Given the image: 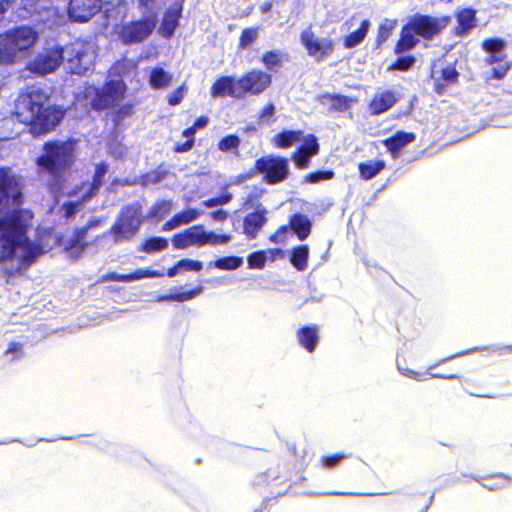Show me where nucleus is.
<instances>
[{
  "label": "nucleus",
  "instance_id": "7c9ffc66",
  "mask_svg": "<svg viewBox=\"0 0 512 512\" xmlns=\"http://www.w3.org/2000/svg\"><path fill=\"white\" fill-rule=\"evenodd\" d=\"M416 36V31L409 23L401 32V38L395 47V53L400 54L412 49L418 42Z\"/></svg>",
  "mask_w": 512,
  "mask_h": 512
},
{
  "label": "nucleus",
  "instance_id": "c756f323",
  "mask_svg": "<svg viewBox=\"0 0 512 512\" xmlns=\"http://www.w3.org/2000/svg\"><path fill=\"white\" fill-rule=\"evenodd\" d=\"M173 80V76L161 67H154L150 71L149 84L154 89H166Z\"/></svg>",
  "mask_w": 512,
  "mask_h": 512
},
{
  "label": "nucleus",
  "instance_id": "5701e85b",
  "mask_svg": "<svg viewBox=\"0 0 512 512\" xmlns=\"http://www.w3.org/2000/svg\"><path fill=\"white\" fill-rule=\"evenodd\" d=\"M201 214H202L201 211H198L194 208H188L184 211H181V212L175 214L169 221H167L163 225V230L171 231V230H174L182 225L190 224L191 222L198 219Z\"/></svg>",
  "mask_w": 512,
  "mask_h": 512
},
{
  "label": "nucleus",
  "instance_id": "aec40b11",
  "mask_svg": "<svg viewBox=\"0 0 512 512\" xmlns=\"http://www.w3.org/2000/svg\"><path fill=\"white\" fill-rule=\"evenodd\" d=\"M164 273L150 268L138 269L131 274L110 273L103 276V281L133 282L143 278L163 277Z\"/></svg>",
  "mask_w": 512,
  "mask_h": 512
},
{
  "label": "nucleus",
  "instance_id": "a211bd4d",
  "mask_svg": "<svg viewBox=\"0 0 512 512\" xmlns=\"http://www.w3.org/2000/svg\"><path fill=\"white\" fill-rule=\"evenodd\" d=\"M101 8V0H71L69 16L73 21L86 22Z\"/></svg>",
  "mask_w": 512,
  "mask_h": 512
},
{
  "label": "nucleus",
  "instance_id": "de8ad7c7",
  "mask_svg": "<svg viewBox=\"0 0 512 512\" xmlns=\"http://www.w3.org/2000/svg\"><path fill=\"white\" fill-rule=\"evenodd\" d=\"M194 134L195 129L194 128H188L183 132V136L187 138V140L184 143H177L175 146L176 152H186L190 150L193 147L194 144Z\"/></svg>",
  "mask_w": 512,
  "mask_h": 512
},
{
  "label": "nucleus",
  "instance_id": "b1692460",
  "mask_svg": "<svg viewBox=\"0 0 512 512\" xmlns=\"http://www.w3.org/2000/svg\"><path fill=\"white\" fill-rule=\"evenodd\" d=\"M320 102L331 110L345 111L356 102V99L340 94H327L320 97Z\"/></svg>",
  "mask_w": 512,
  "mask_h": 512
},
{
  "label": "nucleus",
  "instance_id": "bb28decb",
  "mask_svg": "<svg viewBox=\"0 0 512 512\" xmlns=\"http://www.w3.org/2000/svg\"><path fill=\"white\" fill-rule=\"evenodd\" d=\"M512 484V477L503 473H493L482 477L481 485L491 491L506 488Z\"/></svg>",
  "mask_w": 512,
  "mask_h": 512
},
{
  "label": "nucleus",
  "instance_id": "cd10ccee",
  "mask_svg": "<svg viewBox=\"0 0 512 512\" xmlns=\"http://www.w3.org/2000/svg\"><path fill=\"white\" fill-rule=\"evenodd\" d=\"M457 18V26H456V34L465 35L467 34L473 27L476 26V17L475 11L472 9H463L459 11L456 15Z\"/></svg>",
  "mask_w": 512,
  "mask_h": 512
},
{
  "label": "nucleus",
  "instance_id": "473e14b6",
  "mask_svg": "<svg viewBox=\"0 0 512 512\" xmlns=\"http://www.w3.org/2000/svg\"><path fill=\"white\" fill-rule=\"evenodd\" d=\"M370 21L369 20H362L360 22V27L350 33L348 36L344 39V45L346 48H353L358 46L366 37L368 30L370 28Z\"/></svg>",
  "mask_w": 512,
  "mask_h": 512
},
{
  "label": "nucleus",
  "instance_id": "bf43d9fd",
  "mask_svg": "<svg viewBox=\"0 0 512 512\" xmlns=\"http://www.w3.org/2000/svg\"><path fill=\"white\" fill-rule=\"evenodd\" d=\"M287 233H288V227L287 226H283L281 228H279L272 236H271V241L272 242H275V243H282L285 241L286 239V236H287Z\"/></svg>",
  "mask_w": 512,
  "mask_h": 512
},
{
  "label": "nucleus",
  "instance_id": "8fccbe9b",
  "mask_svg": "<svg viewBox=\"0 0 512 512\" xmlns=\"http://www.w3.org/2000/svg\"><path fill=\"white\" fill-rule=\"evenodd\" d=\"M167 176V172L162 169L154 170L150 173H147L142 178V183L144 185H151V184H157L164 180Z\"/></svg>",
  "mask_w": 512,
  "mask_h": 512
},
{
  "label": "nucleus",
  "instance_id": "c03bdc74",
  "mask_svg": "<svg viewBox=\"0 0 512 512\" xmlns=\"http://www.w3.org/2000/svg\"><path fill=\"white\" fill-rule=\"evenodd\" d=\"M482 47L488 53L504 55L505 41L502 39H487L483 41Z\"/></svg>",
  "mask_w": 512,
  "mask_h": 512
},
{
  "label": "nucleus",
  "instance_id": "864d4df0",
  "mask_svg": "<svg viewBox=\"0 0 512 512\" xmlns=\"http://www.w3.org/2000/svg\"><path fill=\"white\" fill-rule=\"evenodd\" d=\"M202 266V262L192 259H183L178 262L180 271H200Z\"/></svg>",
  "mask_w": 512,
  "mask_h": 512
},
{
  "label": "nucleus",
  "instance_id": "6e6552de",
  "mask_svg": "<svg viewBox=\"0 0 512 512\" xmlns=\"http://www.w3.org/2000/svg\"><path fill=\"white\" fill-rule=\"evenodd\" d=\"M229 241V235H218L214 232H208L201 225L190 227L181 233L175 234L172 238L173 246L176 249L203 246L205 244L218 245Z\"/></svg>",
  "mask_w": 512,
  "mask_h": 512
},
{
  "label": "nucleus",
  "instance_id": "69168bd1",
  "mask_svg": "<svg viewBox=\"0 0 512 512\" xmlns=\"http://www.w3.org/2000/svg\"><path fill=\"white\" fill-rule=\"evenodd\" d=\"M78 206H79V204L74 203V202H69L67 204H64L63 209L65 211V215L67 217L72 216L76 212Z\"/></svg>",
  "mask_w": 512,
  "mask_h": 512
},
{
  "label": "nucleus",
  "instance_id": "338daca9",
  "mask_svg": "<svg viewBox=\"0 0 512 512\" xmlns=\"http://www.w3.org/2000/svg\"><path fill=\"white\" fill-rule=\"evenodd\" d=\"M490 55L486 58V63L491 65V64H494L495 62H498V61H502L504 59V55H499V54H496V53H489Z\"/></svg>",
  "mask_w": 512,
  "mask_h": 512
},
{
  "label": "nucleus",
  "instance_id": "412c9836",
  "mask_svg": "<svg viewBox=\"0 0 512 512\" xmlns=\"http://www.w3.org/2000/svg\"><path fill=\"white\" fill-rule=\"evenodd\" d=\"M182 2L183 0H180L174 7L170 8L165 13L161 26L158 30L163 37L170 38L173 35L182 11Z\"/></svg>",
  "mask_w": 512,
  "mask_h": 512
},
{
  "label": "nucleus",
  "instance_id": "a19ab883",
  "mask_svg": "<svg viewBox=\"0 0 512 512\" xmlns=\"http://www.w3.org/2000/svg\"><path fill=\"white\" fill-rule=\"evenodd\" d=\"M168 247V241L165 238H151L143 244V251L152 253L156 251L164 250Z\"/></svg>",
  "mask_w": 512,
  "mask_h": 512
},
{
  "label": "nucleus",
  "instance_id": "a878e982",
  "mask_svg": "<svg viewBox=\"0 0 512 512\" xmlns=\"http://www.w3.org/2000/svg\"><path fill=\"white\" fill-rule=\"evenodd\" d=\"M434 494L431 492H417L409 496L407 505L414 512H426L432 504Z\"/></svg>",
  "mask_w": 512,
  "mask_h": 512
},
{
  "label": "nucleus",
  "instance_id": "6ab92c4d",
  "mask_svg": "<svg viewBox=\"0 0 512 512\" xmlns=\"http://www.w3.org/2000/svg\"><path fill=\"white\" fill-rule=\"evenodd\" d=\"M211 96L242 98L238 79L229 76L218 78L211 87Z\"/></svg>",
  "mask_w": 512,
  "mask_h": 512
},
{
  "label": "nucleus",
  "instance_id": "393cba45",
  "mask_svg": "<svg viewBox=\"0 0 512 512\" xmlns=\"http://www.w3.org/2000/svg\"><path fill=\"white\" fill-rule=\"evenodd\" d=\"M414 140L415 135L413 133L398 131L394 137L384 140L383 144L387 147L388 151L391 152L393 158H396L398 151Z\"/></svg>",
  "mask_w": 512,
  "mask_h": 512
},
{
  "label": "nucleus",
  "instance_id": "c85d7f7f",
  "mask_svg": "<svg viewBox=\"0 0 512 512\" xmlns=\"http://www.w3.org/2000/svg\"><path fill=\"white\" fill-rule=\"evenodd\" d=\"M266 218L264 211H256L248 214L244 219V232L250 238H254L257 232L261 229L265 223Z\"/></svg>",
  "mask_w": 512,
  "mask_h": 512
},
{
  "label": "nucleus",
  "instance_id": "f03ea898",
  "mask_svg": "<svg viewBox=\"0 0 512 512\" xmlns=\"http://www.w3.org/2000/svg\"><path fill=\"white\" fill-rule=\"evenodd\" d=\"M31 220L32 213L27 210H15L0 219V262H16L19 271L29 265L26 231Z\"/></svg>",
  "mask_w": 512,
  "mask_h": 512
},
{
  "label": "nucleus",
  "instance_id": "c9c22d12",
  "mask_svg": "<svg viewBox=\"0 0 512 512\" xmlns=\"http://www.w3.org/2000/svg\"><path fill=\"white\" fill-rule=\"evenodd\" d=\"M299 341L301 345L309 350L312 351L315 349V344L317 342V330L315 328H304L302 329L298 334Z\"/></svg>",
  "mask_w": 512,
  "mask_h": 512
},
{
  "label": "nucleus",
  "instance_id": "603ef678",
  "mask_svg": "<svg viewBox=\"0 0 512 512\" xmlns=\"http://www.w3.org/2000/svg\"><path fill=\"white\" fill-rule=\"evenodd\" d=\"M267 260L266 252H256L248 258V263L251 268L262 269Z\"/></svg>",
  "mask_w": 512,
  "mask_h": 512
},
{
  "label": "nucleus",
  "instance_id": "58836bf2",
  "mask_svg": "<svg viewBox=\"0 0 512 512\" xmlns=\"http://www.w3.org/2000/svg\"><path fill=\"white\" fill-rule=\"evenodd\" d=\"M397 362V367L398 369L405 375L409 376V377H418L420 375H422V373L424 372L423 371V368H415V367H410L407 365V359L405 357V355H402L400 357L397 358L396 360Z\"/></svg>",
  "mask_w": 512,
  "mask_h": 512
},
{
  "label": "nucleus",
  "instance_id": "9d476101",
  "mask_svg": "<svg viewBox=\"0 0 512 512\" xmlns=\"http://www.w3.org/2000/svg\"><path fill=\"white\" fill-rule=\"evenodd\" d=\"M126 85L123 81H110L101 90L89 87L87 96L93 97L91 104L96 109H104L120 102L125 94Z\"/></svg>",
  "mask_w": 512,
  "mask_h": 512
},
{
  "label": "nucleus",
  "instance_id": "79ce46f5",
  "mask_svg": "<svg viewBox=\"0 0 512 512\" xmlns=\"http://www.w3.org/2000/svg\"><path fill=\"white\" fill-rule=\"evenodd\" d=\"M283 54L280 51H269L262 56V62L268 69L281 65Z\"/></svg>",
  "mask_w": 512,
  "mask_h": 512
},
{
  "label": "nucleus",
  "instance_id": "0eeeda50",
  "mask_svg": "<svg viewBox=\"0 0 512 512\" xmlns=\"http://www.w3.org/2000/svg\"><path fill=\"white\" fill-rule=\"evenodd\" d=\"M143 222L142 212L139 206L125 207L118 215L108 234L114 243H120L134 238Z\"/></svg>",
  "mask_w": 512,
  "mask_h": 512
},
{
  "label": "nucleus",
  "instance_id": "9b49d317",
  "mask_svg": "<svg viewBox=\"0 0 512 512\" xmlns=\"http://www.w3.org/2000/svg\"><path fill=\"white\" fill-rule=\"evenodd\" d=\"M19 178L9 168H0V212L20 204Z\"/></svg>",
  "mask_w": 512,
  "mask_h": 512
},
{
  "label": "nucleus",
  "instance_id": "2eb2a0df",
  "mask_svg": "<svg viewBox=\"0 0 512 512\" xmlns=\"http://www.w3.org/2000/svg\"><path fill=\"white\" fill-rule=\"evenodd\" d=\"M241 96L244 98L247 94L259 95L265 91L272 82L270 74L259 70L253 69L238 79Z\"/></svg>",
  "mask_w": 512,
  "mask_h": 512
},
{
  "label": "nucleus",
  "instance_id": "423d86ee",
  "mask_svg": "<svg viewBox=\"0 0 512 512\" xmlns=\"http://www.w3.org/2000/svg\"><path fill=\"white\" fill-rule=\"evenodd\" d=\"M43 154L37 159L38 166L52 174L66 169L72 161L71 142H50L45 144Z\"/></svg>",
  "mask_w": 512,
  "mask_h": 512
},
{
  "label": "nucleus",
  "instance_id": "2f4dec72",
  "mask_svg": "<svg viewBox=\"0 0 512 512\" xmlns=\"http://www.w3.org/2000/svg\"><path fill=\"white\" fill-rule=\"evenodd\" d=\"M290 228L295 232L300 240H304L310 234L311 222L306 216L297 214L291 218Z\"/></svg>",
  "mask_w": 512,
  "mask_h": 512
},
{
  "label": "nucleus",
  "instance_id": "0e129e2a",
  "mask_svg": "<svg viewBox=\"0 0 512 512\" xmlns=\"http://www.w3.org/2000/svg\"><path fill=\"white\" fill-rule=\"evenodd\" d=\"M509 69H510V66L508 64H504L498 68H494L493 69L494 77L497 79L503 78Z\"/></svg>",
  "mask_w": 512,
  "mask_h": 512
},
{
  "label": "nucleus",
  "instance_id": "72a5a7b5",
  "mask_svg": "<svg viewBox=\"0 0 512 512\" xmlns=\"http://www.w3.org/2000/svg\"><path fill=\"white\" fill-rule=\"evenodd\" d=\"M385 168V163L381 160L377 161H369L366 163H361L359 165V172L360 176L365 179L369 180L376 176L380 171H382Z\"/></svg>",
  "mask_w": 512,
  "mask_h": 512
},
{
  "label": "nucleus",
  "instance_id": "680f3d73",
  "mask_svg": "<svg viewBox=\"0 0 512 512\" xmlns=\"http://www.w3.org/2000/svg\"><path fill=\"white\" fill-rule=\"evenodd\" d=\"M140 6L145 7L152 13H154V10L160 7L162 4V0H137Z\"/></svg>",
  "mask_w": 512,
  "mask_h": 512
},
{
  "label": "nucleus",
  "instance_id": "1a4fd4ad",
  "mask_svg": "<svg viewBox=\"0 0 512 512\" xmlns=\"http://www.w3.org/2000/svg\"><path fill=\"white\" fill-rule=\"evenodd\" d=\"M255 170L263 175L265 182L276 184L288 177L289 162L286 158L270 154L256 161Z\"/></svg>",
  "mask_w": 512,
  "mask_h": 512
},
{
  "label": "nucleus",
  "instance_id": "ea45409f",
  "mask_svg": "<svg viewBox=\"0 0 512 512\" xmlns=\"http://www.w3.org/2000/svg\"><path fill=\"white\" fill-rule=\"evenodd\" d=\"M240 145V139L235 135H228L221 139L218 143V149L222 152L237 151Z\"/></svg>",
  "mask_w": 512,
  "mask_h": 512
},
{
  "label": "nucleus",
  "instance_id": "f257e3e1",
  "mask_svg": "<svg viewBox=\"0 0 512 512\" xmlns=\"http://www.w3.org/2000/svg\"><path fill=\"white\" fill-rule=\"evenodd\" d=\"M94 46L84 42H74L65 47L56 46L45 49L29 65L30 71L40 75L54 72L66 61L67 69L74 74H84L95 62Z\"/></svg>",
  "mask_w": 512,
  "mask_h": 512
},
{
  "label": "nucleus",
  "instance_id": "5fc2aeb1",
  "mask_svg": "<svg viewBox=\"0 0 512 512\" xmlns=\"http://www.w3.org/2000/svg\"><path fill=\"white\" fill-rule=\"evenodd\" d=\"M413 63H414L413 57H410V56L402 57V58L398 59L397 62L391 66V69L405 71V70H408L413 65Z\"/></svg>",
  "mask_w": 512,
  "mask_h": 512
},
{
  "label": "nucleus",
  "instance_id": "39448f33",
  "mask_svg": "<svg viewBox=\"0 0 512 512\" xmlns=\"http://www.w3.org/2000/svg\"><path fill=\"white\" fill-rule=\"evenodd\" d=\"M273 144L278 148H288L293 144L302 141V146L293 155L296 166L300 169L308 167L310 158L319 152V144L314 135H307L302 139L301 131H284L273 137Z\"/></svg>",
  "mask_w": 512,
  "mask_h": 512
},
{
  "label": "nucleus",
  "instance_id": "4d7b16f0",
  "mask_svg": "<svg viewBox=\"0 0 512 512\" xmlns=\"http://www.w3.org/2000/svg\"><path fill=\"white\" fill-rule=\"evenodd\" d=\"M185 90V86H182L170 93L168 96L169 104L172 106L179 104L184 97Z\"/></svg>",
  "mask_w": 512,
  "mask_h": 512
},
{
  "label": "nucleus",
  "instance_id": "052dcab7",
  "mask_svg": "<svg viewBox=\"0 0 512 512\" xmlns=\"http://www.w3.org/2000/svg\"><path fill=\"white\" fill-rule=\"evenodd\" d=\"M442 77L445 81L449 83H454L458 78V72L454 68L448 67L446 69H443Z\"/></svg>",
  "mask_w": 512,
  "mask_h": 512
},
{
  "label": "nucleus",
  "instance_id": "e2e57ef3",
  "mask_svg": "<svg viewBox=\"0 0 512 512\" xmlns=\"http://www.w3.org/2000/svg\"><path fill=\"white\" fill-rule=\"evenodd\" d=\"M132 111H133L132 105L127 104V105L120 107V109L117 111L116 121L120 122V121L124 120L126 117H128L132 114Z\"/></svg>",
  "mask_w": 512,
  "mask_h": 512
},
{
  "label": "nucleus",
  "instance_id": "09e8293b",
  "mask_svg": "<svg viewBox=\"0 0 512 512\" xmlns=\"http://www.w3.org/2000/svg\"><path fill=\"white\" fill-rule=\"evenodd\" d=\"M202 292V287H198L192 291L183 292V293H177L173 294L167 297L161 298L162 300H170V301H179L184 302L193 299L194 297L198 296Z\"/></svg>",
  "mask_w": 512,
  "mask_h": 512
},
{
  "label": "nucleus",
  "instance_id": "7ed1b4c3",
  "mask_svg": "<svg viewBox=\"0 0 512 512\" xmlns=\"http://www.w3.org/2000/svg\"><path fill=\"white\" fill-rule=\"evenodd\" d=\"M47 101L46 93L31 87L17 97L14 114L20 122L31 125L33 133H46L63 118V112L59 108L46 106Z\"/></svg>",
  "mask_w": 512,
  "mask_h": 512
},
{
  "label": "nucleus",
  "instance_id": "4468645a",
  "mask_svg": "<svg viewBox=\"0 0 512 512\" xmlns=\"http://www.w3.org/2000/svg\"><path fill=\"white\" fill-rule=\"evenodd\" d=\"M65 239L60 238L52 229H39L35 242L28 239V262L29 265L43 253H47L57 245L63 246Z\"/></svg>",
  "mask_w": 512,
  "mask_h": 512
},
{
  "label": "nucleus",
  "instance_id": "ddd939ff",
  "mask_svg": "<svg viewBox=\"0 0 512 512\" xmlns=\"http://www.w3.org/2000/svg\"><path fill=\"white\" fill-rule=\"evenodd\" d=\"M156 26L155 14L145 17L143 20L131 22L119 30V37L126 43H139L145 40Z\"/></svg>",
  "mask_w": 512,
  "mask_h": 512
},
{
  "label": "nucleus",
  "instance_id": "a18cd8bd",
  "mask_svg": "<svg viewBox=\"0 0 512 512\" xmlns=\"http://www.w3.org/2000/svg\"><path fill=\"white\" fill-rule=\"evenodd\" d=\"M242 264V259L239 257H226L219 259L213 265L222 270H234ZM212 265V263L210 264Z\"/></svg>",
  "mask_w": 512,
  "mask_h": 512
},
{
  "label": "nucleus",
  "instance_id": "f704fd0d",
  "mask_svg": "<svg viewBox=\"0 0 512 512\" xmlns=\"http://www.w3.org/2000/svg\"><path fill=\"white\" fill-rule=\"evenodd\" d=\"M309 248L306 245L298 246L293 249L291 263L295 268L303 271L307 268Z\"/></svg>",
  "mask_w": 512,
  "mask_h": 512
},
{
  "label": "nucleus",
  "instance_id": "3c124183",
  "mask_svg": "<svg viewBox=\"0 0 512 512\" xmlns=\"http://www.w3.org/2000/svg\"><path fill=\"white\" fill-rule=\"evenodd\" d=\"M258 37V29L257 28H248L243 30L240 37V46L242 48L247 47L251 43H253Z\"/></svg>",
  "mask_w": 512,
  "mask_h": 512
},
{
  "label": "nucleus",
  "instance_id": "6e6d98bb",
  "mask_svg": "<svg viewBox=\"0 0 512 512\" xmlns=\"http://www.w3.org/2000/svg\"><path fill=\"white\" fill-rule=\"evenodd\" d=\"M333 172L327 171V172H316L311 173L306 177V180L310 183H317L321 180H328L333 177Z\"/></svg>",
  "mask_w": 512,
  "mask_h": 512
},
{
  "label": "nucleus",
  "instance_id": "20e7f679",
  "mask_svg": "<svg viewBox=\"0 0 512 512\" xmlns=\"http://www.w3.org/2000/svg\"><path fill=\"white\" fill-rule=\"evenodd\" d=\"M38 33L29 26H18L0 35V63H13L18 55L32 48L38 41Z\"/></svg>",
  "mask_w": 512,
  "mask_h": 512
},
{
  "label": "nucleus",
  "instance_id": "f3484780",
  "mask_svg": "<svg viewBox=\"0 0 512 512\" xmlns=\"http://www.w3.org/2000/svg\"><path fill=\"white\" fill-rule=\"evenodd\" d=\"M101 224L99 219L92 220L87 226L77 229L71 238L63 241V247L67 256L71 259H78L84 253L87 244L84 242L88 230Z\"/></svg>",
  "mask_w": 512,
  "mask_h": 512
},
{
  "label": "nucleus",
  "instance_id": "e433bc0d",
  "mask_svg": "<svg viewBox=\"0 0 512 512\" xmlns=\"http://www.w3.org/2000/svg\"><path fill=\"white\" fill-rule=\"evenodd\" d=\"M173 210V202L163 200L156 203L151 209L149 216L151 218L163 219Z\"/></svg>",
  "mask_w": 512,
  "mask_h": 512
},
{
  "label": "nucleus",
  "instance_id": "13d9d810",
  "mask_svg": "<svg viewBox=\"0 0 512 512\" xmlns=\"http://www.w3.org/2000/svg\"><path fill=\"white\" fill-rule=\"evenodd\" d=\"M231 199L230 195H225L221 197H217L214 199L206 200L202 204L207 208H212L220 205L227 204Z\"/></svg>",
  "mask_w": 512,
  "mask_h": 512
},
{
  "label": "nucleus",
  "instance_id": "49530a36",
  "mask_svg": "<svg viewBox=\"0 0 512 512\" xmlns=\"http://www.w3.org/2000/svg\"><path fill=\"white\" fill-rule=\"evenodd\" d=\"M348 455L344 452H337L330 455H324L321 457V464L325 468H333L337 466L342 460L346 459Z\"/></svg>",
  "mask_w": 512,
  "mask_h": 512
},
{
  "label": "nucleus",
  "instance_id": "dca6fc26",
  "mask_svg": "<svg viewBox=\"0 0 512 512\" xmlns=\"http://www.w3.org/2000/svg\"><path fill=\"white\" fill-rule=\"evenodd\" d=\"M450 18L447 16H416L410 21L411 26L416 31V35L425 39H431L438 35L445 27L448 26Z\"/></svg>",
  "mask_w": 512,
  "mask_h": 512
},
{
  "label": "nucleus",
  "instance_id": "f8f14e48",
  "mask_svg": "<svg viewBox=\"0 0 512 512\" xmlns=\"http://www.w3.org/2000/svg\"><path fill=\"white\" fill-rule=\"evenodd\" d=\"M300 41L308 56L317 62L331 56L335 50V43L331 38L321 37L311 28L302 31Z\"/></svg>",
  "mask_w": 512,
  "mask_h": 512
},
{
  "label": "nucleus",
  "instance_id": "37998d69",
  "mask_svg": "<svg viewBox=\"0 0 512 512\" xmlns=\"http://www.w3.org/2000/svg\"><path fill=\"white\" fill-rule=\"evenodd\" d=\"M105 173V166H99L97 168L93 184L87 188V191L82 196L83 201H87L90 197L94 195L96 189L100 186L101 178L104 176Z\"/></svg>",
  "mask_w": 512,
  "mask_h": 512
},
{
  "label": "nucleus",
  "instance_id": "774afa93",
  "mask_svg": "<svg viewBox=\"0 0 512 512\" xmlns=\"http://www.w3.org/2000/svg\"><path fill=\"white\" fill-rule=\"evenodd\" d=\"M211 217L215 220V221H224L226 220L227 218V213L226 211L224 210H217L215 212H212L211 213Z\"/></svg>",
  "mask_w": 512,
  "mask_h": 512
},
{
  "label": "nucleus",
  "instance_id": "4be33fe9",
  "mask_svg": "<svg viewBox=\"0 0 512 512\" xmlns=\"http://www.w3.org/2000/svg\"><path fill=\"white\" fill-rule=\"evenodd\" d=\"M396 103L394 93L383 91L377 93L369 104V111L372 115H379L389 110Z\"/></svg>",
  "mask_w": 512,
  "mask_h": 512
},
{
  "label": "nucleus",
  "instance_id": "4c0bfd02",
  "mask_svg": "<svg viewBox=\"0 0 512 512\" xmlns=\"http://www.w3.org/2000/svg\"><path fill=\"white\" fill-rule=\"evenodd\" d=\"M397 25V21L393 19L384 20L379 28H378V38L377 43L380 45L384 43L391 35L392 31L395 29Z\"/></svg>",
  "mask_w": 512,
  "mask_h": 512
}]
</instances>
